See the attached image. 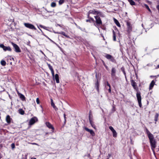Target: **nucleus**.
<instances>
[{
  "label": "nucleus",
  "instance_id": "f257e3e1",
  "mask_svg": "<svg viewBox=\"0 0 159 159\" xmlns=\"http://www.w3.org/2000/svg\"><path fill=\"white\" fill-rule=\"evenodd\" d=\"M131 85L133 88L135 89L137 93H136V97L139 103V106L140 107H142V104L141 103V93L140 92H139V89L136 83L133 80H130Z\"/></svg>",
  "mask_w": 159,
  "mask_h": 159
},
{
  "label": "nucleus",
  "instance_id": "f03ea898",
  "mask_svg": "<svg viewBox=\"0 0 159 159\" xmlns=\"http://www.w3.org/2000/svg\"><path fill=\"white\" fill-rule=\"evenodd\" d=\"M145 129L146 133L150 141L151 149L153 152H154L155 148L156 147L157 142L156 140L154 139L153 135L150 132L146 127H145Z\"/></svg>",
  "mask_w": 159,
  "mask_h": 159
},
{
  "label": "nucleus",
  "instance_id": "7ed1b4c3",
  "mask_svg": "<svg viewBox=\"0 0 159 159\" xmlns=\"http://www.w3.org/2000/svg\"><path fill=\"white\" fill-rule=\"evenodd\" d=\"M95 20V22L96 23V25H95L96 26H99L102 25V22L101 20L100 16H94Z\"/></svg>",
  "mask_w": 159,
  "mask_h": 159
},
{
  "label": "nucleus",
  "instance_id": "20e7f679",
  "mask_svg": "<svg viewBox=\"0 0 159 159\" xmlns=\"http://www.w3.org/2000/svg\"><path fill=\"white\" fill-rule=\"evenodd\" d=\"M105 55L104 56L107 59L113 63H116V60L112 56L107 53H105Z\"/></svg>",
  "mask_w": 159,
  "mask_h": 159
},
{
  "label": "nucleus",
  "instance_id": "39448f33",
  "mask_svg": "<svg viewBox=\"0 0 159 159\" xmlns=\"http://www.w3.org/2000/svg\"><path fill=\"white\" fill-rule=\"evenodd\" d=\"M38 119L36 117H34L32 118L29 121V125H34L35 123L38 121Z\"/></svg>",
  "mask_w": 159,
  "mask_h": 159
},
{
  "label": "nucleus",
  "instance_id": "423d86ee",
  "mask_svg": "<svg viewBox=\"0 0 159 159\" xmlns=\"http://www.w3.org/2000/svg\"><path fill=\"white\" fill-rule=\"evenodd\" d=\"M0 48H2L5 51H8L11 52L12 51L11 48L9 46H5L4 44H0Z\"/></svg>",
  "mask_w": 159,
  "mask_h": 159
},
{
  "label": "nucleus",
  "instance_id": "0eeeda50",
  "mask_svg": "<svg viewBox=\"0 0 159 159\" xmlns=\"http://www.w3.org/2000/svg\"><path fill=\"white\" fill-rule=\"evenodd\" d=\"M12 45L15 49V51L16 52H21V50L19 47L16 44L13 43H11Z\"/></svg>",
  "mask_w": 159,
  "mask_h": 159
},
{
  "label": "nucleus",
  "instance_id": "6e6552de",
  "mask_svg": "<svg viewBox=\"0 0 159 159\" xmlns=\"http://www.w3.org/2000/svg\"><path fill=\"white\" fill-rule=\"evenodd\" d=\"M95 77L97 79V81L95 83V87L97 90L98 92H99V85H100V81L98 80V79L97 75L96 74L95 75Z\"/></svg>",
  "mask_w": 159,
  "mask_h": 159
},
{
  "label": "nucleus",
  "instance_id": "1a4fd4ad",
  "mask_svg": "<svg viewBox=\"0 0 159 159\" xmlns=\"http://www.w3.org/2000/svg\"><path fill=\"white\" fill-rule=\"evenodd\" d=\"M24 25L27 28L32 30H35L36 28L33 25L29 23H24Z\"/></svg>",
  "mask_w": 159,
  "mask_h": 159
},
{
  "label": "nucleus",
  "instance_id": "9d476101",
  "mask_svg": "<svg viewBox=\"0 0 159 159\" xmlns=\"http://www.w3.org/2000/svg\"><path fill=\"white\" fill-rule=\"evenodd\" d=\"M127 28V32L128 33H130L132 31V26L131 25L130 22L129 21L127 22L126 24Z\"/></svg>",
  "mask_w": 159,
  "mask_h": 159
},
{
  "label": "nucleus",
  "instance_id": "9b49d317",
  "mask_svg": "<svg viewBox=\"0 0 159 159\" xmlns=\"http://www.w3.org/2000/svg\"><path fill=\"white\" fill-rule=\"evenodd\" d=\"M45 124L46 126L49 128V129H51V132L53 133L54 132V128L53 126V125L49 122H46L45 123Z\"/></svg>",
  "mask_w": 159,
  "mask_h": 159
},
{
  "label": "nucleus",
  "instance_id": "f8f14e48",
  "mask_svg": "<svg viewBox=\"0 0 159 159\" xmlns=\"http://www.w3.org/2000/svg\"><path fill=\"white\" fill-rule=\"evenodd\" d=\"M109 128L112 132L113 137L115 138L117 136V133L113 128L112 126H110Z\"/></svg>",
  "mask_w": 159,
  "mask_h": 159
},
{
  "label": "nucleus",
  "instance_id": "ddd939ff",
  "mask_svg": "<svg viewBox=\"0 0 159 159\" xmlns=\"http://www.w3.org/2000/svg\"><path fill=\"white\" fill-rule=\"evenodd\" d=\"M116 70L115 67H112L111 70V76L112 78H114L116 76Z\"/></svg>",
  "mask_w": 159,
  "mask_h": 159
},
{
  "label": "nucleus",
  "instance_id": "4468645a",
  "mask_svg": "<svg viewBox=\"0 0 159 159\" xmlns=\"http://www.w3.org/2000/svg\"><path fill=\"white\" fill-rule=\"evenodd\" d=\"M84 129L87 131L89 132L91 135H92L93 136H95V133L93 130L90 129L86 127H85Z\"/></svg>",
  "mask_w": 159,
  "mask_h": 159
},
{
  "label": "nucleus",
  "instance_id": "2eb2a0df",
  "mask_svg": "<svg viewBox=\"0 0 159 159\" xmlns=\"http://www.w3.org/2000/svg\"><path fill=\"white\" fill-rule=\"evenodd\" d=\"M84 129L87 131L89 132L91 135H92L93 136H95V133L93 130L90 129L86 127H85Z\"/></svg>",
  "mask_w": 159,
  "mask_h": 159
},
{
  "label": "nucleus",
  "instance_id": "dca6fc26",
  "mask_svg": "<svg viewBox=\"0 0 159 159\" xmlns=\"http://www.w3.org/2000/svg\"><path fill=\"white\" fill-rule=\"evenodd\" d=\"M155 82L154 80H152L151 81V82L150 83V85H149V90L152 89L153 88L154 86V85L155 84Z\"/></svg>",
  "mask_w": 159,
  "mask_h": 159
},
{
  "label": "nucleus",
  "instance_id": "f3484780",
  "mask_svg": "<svg viewBox=\"0 0 159 159\" xmlns=\"http://www.w3.org/2000/svg\"><path fill=\"white\" fill-rule=\"evenodd\" d=\"M11 118L9 115H7L6 117V121L7 123L9 124L11 122Z\"/></svg>",
  "mask_w": 159,
  "mask_h": 159
},
{
  "label": "nucleus",
  "instance_id": "a211bd4d",
  "mask_svg": "<svg viewBox=\"0 0 159 159\" xmlns=\"http://www.w3.org/2000/svg\"><path fill=\"white\" fill-rule=\"evenodd\" d=\"M97 11L94 9L93 10H90L89 11V12L90 14H93V15H95L96 14Z\"/></svg>",
  "mask_w": 159,
  "mask_h": 159
},
{
  "label": "nucleus",
  "instance_id": "6ab92c4d",
  "mask_svg": "<svg viewBox=\"0 0 159 159\" xmlns=\"http://www.w3.org/2000/svg\"><path fill=\"white\" fill-rule=\"evenodd\" d=\"M159 114L156 113L154 116V121H155V124H156V122L158 121V118L159 116Z\"/></svg>",
  "mask_w": 159,
  "mask_h": 159
},
{
  "label": "nucleus",
  "instance_id": "aec40b11",
  "mask_svg": "<svg viewBox=\"0 0 159 159\" xmlns=\"http://www.w3.org/2000/svg\"><path fill=\"white\" fill-rule=\"evenodd\" d=\"M41 12V14L43 16H45V13H46L47 12H49V11H47L46 9H43V10H42Z\"/></svg>",
  "mask_w": 159,
  "mask_h": 159
},
{
  "label": "nucleus",
  "instance_id": "412c9836",
  "mask_svg": "<svg viewBox=\"0 0 159 159\" xmlns=\"http://www.w3.org/2000/svg\"><path fill=\"white\" fill-rule=\"evenodd\" d=\"M97 15L98 16H101L102 17H103L104 16L102 12L99 11H97L96 13Z\"/></svg>",
  "mask_w": 159,
  "mask_h": 159
},
{
  "label": "nucleus",
  "instance_id": "4be33fe9",
  "mask_svg": "<svg viewBox=\"0 0 159 159\" xmlns=\"http://www.w3.org/2000/svg\"><path fill=\"white\" fill-rule=\"evenodd\" d=\"M55 79L56 81V82L57 83H59V80L58 75L57 74H56L55 75Z\"/></svg>",
  "mask_w": 159,
  "mask_h": 159
},
{
  "label": "nucleus",
  "instance_id": "5701e85b",
  "mask_svg": "<svg viewBox=\"0 0 159 159\" xmlns=\"http://www.w3.org/2000/svg\"><path fill=\"white\" fill-rule=\"evenodd\" d=\"M51 105L52 107H53V108H54L55 110H57V108L55 106L54 103H53V101L52 99H51Z\"/></svg>",
  "mask_w": 159,
  "mask_h": 159
},
{
  "label": "nucleus",
  "instance_id": "b1692460",
  "mask_svg": "<svg viewBox=\"0 0 159 159\" xmlns=\"http://www.w3.org/2000/svg\"><path fill=\"white\" fill-rule=\"evenodd\" d=\"M90 14L89 13V12H88L87 15V18H88L90 19V20H91L93 22H95V20H94L93 18L90 16Z\"/></svg>",
  "mask_w": 159,
  "mask_h": 159
},
{
  "label": "nucleus",
  "instance_id": "393cba45",
  "mask_svg": "<svg viewBox=\"0 0 159 159\" xmlns=\"http://www.w3.org/2000/svg\"><path fill=\"white\" fill-rule=\"evenodd\" d=\"M114 21L116 25L117 26L119 27H120V23L118 21V20L115 18H114Z\"/></svg>",
  "mask_w": 159,
  "mask_h": 159
},
{
  "label": "nucleus",
  "instance_id": "a878e982",
  "mask_svg": "<svg viewBox=\"0 0 159 159\" xmlns=\"http://www.w3.org/2000/svg\"><path fill=\"white\" fill-rule=\"evenodd\" d=\"M112 33H113V39L114 41H116V33L114 30H112Z\"/></svg>",
  "mask_w": 159,
  "mask_h": 159
},
{
  "label": "nucleus",
  "instance_id": "bb28decb",
  "mask_svg": "<svg viewBox=\"0 0 159 159\" xmlns=\"http://www.w3.org/2000/svg\"><path fill=\"white\" fill-rule=\"evenodd\" d=\"M93 115L91 113V111H90L89 113V121H90V120H93Z\"/></svg>",
  "mask_w": 159,
  "mask_h": 159
},
{
  "label": "nucleus",
  "instance_id": "cd10ccee",
  "mask_svg": "<svg viewBox=\"0 0 159 159\" xmlns=\"http://www.w3.org/2000/svg\"><path fill=\"white\" fill-rule=\"evenodd\" d=\"M18 111V112L21 115H23L25 114V111L21 108L19 109Z\"/></svg>",
  "mask_w": 159,
  "mask_h": 159
},
{
  "label": "nucleus",
  "instance_id": "c85d7f7f",
  "mask_svg": "<svg viewBox=\"0 0 159 159\" xmlns=\"http://www.w3.org/2000/svg\"><path fill=\"white\" fill-rule=\"evenodd\" d=\"M18 95L19 96L20 98L22 100H25V97L24 96L23 94H21L20 93H19L18 94Z\"/></svg>",
  "mask_w": 159,
  "mask_h": 159
},
{
  "label": "nucleus",
  "instance_id": "c756f323",
  "mask_svg": "<svg viewBox=\"0 0 159 159\" xmlns=\"http://www.w3.org/2000/svg\"><path fill=\"white\" fill-rule=\"evenodd\" d=\"M89 122L92 126L94 129H96V126L94 124V123L93 122V120H90Z\"/></svg>",
  "mask_w": 159,
  "mask_h": 159
},
{
  "label": "nucleus",
  "instance_id": "7c9ffc66",
  "mask_svg": "<svg viewBox=\"0 0 159 159\" xmlns=\"http://www.w3.org/2000/svg\"><path fill=\"white\" fill-rule=\"evenodd\" d=\"M130 4L132 6L135 5V2L133 0H128Z\"/></svg>",
  "mask_w": 159,
  "mask_h": 159
},
{
  "label": "nucleus",
  "instance_id": "2f4dec72",
  "mask_svg": "<svg viewBox=\"0 0 159 159\" xmlns=\"http://www.w3.org/2000/svg\"><path fill=\"white\" fill-rule=\"evenodd\" d=\"M59 34L63 35H64V36H65V37H66L67 38H69V36L67 35L64 32H61L59 33Z\"/></svg>",
  "mask_w": 159,
  "mask_h": 159
},
{
  "label": "nucleus",
  "instance_id": "473e14b6",
  "mask_svg": "<svg viewBox=\"0 0 159 159\" xmlns=\"http://www.w3.org/2000/svg\"><path fill=\"white\" fill-rule=\"evenodd\" d=\"M56 4L55 2H52L51 4V6L52 7H56Z\"/></svg>",
  "mask_w": 159,
  "mask_h": 159
},
{
  "label": "nucleus",
  "instance_id": "72a5a7b5",
  "mask_svg": "<svg viewBox=\"0 0 159 159\" xmlns=\"http://www.w3.org/2000/svg\"><path fill=\"white\" fill-rule=\"evenodd\" d=\"M1 64L2 66H4L6 65V62L5 61L2 60L1 61Z\"/></svg>",
  "mask_w": 159,
  "mask_h": 159
},
{
  "label": "nucleus",
  "instance_id": "f704fd0d",
  "mask_svg": "<svg viewBox=\"0 0 159 159\" xmlns=\"http://www.w3.org/2000/svg\"><path fill=\"white\" fill-rule=\"evenodd\" d=\"M65 0H60L59 1V4L61 5L63 4L65 2Z\"/></svg>",
  "mask_w": 159,
  "mask_h": 159
},
{
  "label": "nucleus",
  "instance_id": "c9c22d12",
  "mask_svg": "<svg viewBox=\"0 0 159 159\" xmlns=\"http://www.w3.org/2000/svg\"><path fill=\"white\" fill-rule=\"evenodd\" d=\"M144 6L145 7L148 9V10L150 12H151V10H150V9L149 8V7H148V5L146 4H144Z\"/></svg>",
  "mask_w": 159,
  "mask_h": 159
},
{
  "label": "nucleus",
  "instance_id": "e433bc0d",
  "mask_svg": "<svg viewBox=\"0 0 159 159\" xmlns=\"http://www.w3.org/2000/svg\"><path fill=\"white\" fill-rule=\"evenodd\" d=\"M121 70L123 72L124 75L125 76H126V73L125 71L124 68V67H122L121 68Z\"/></svg>",
  "mask_w": 159,
  "mask_h": 159
},
{
  "label": "nucleus",
  "instance_id": "4c0bfd02",
  "mask_svg": "<svg viewBox=\"0 0 159 159\" xmlns=\"http://www.w3.org/2000/svg\"><path fill=\"white\" fill-rule=\"evenodd\" d=\"M48 65L49 69L51 71L53 70L52 66L50 64H48Z\"/></svg>",
  "mask_w": 159,
  "mask_h": 159
},
{
  "label": "nucleus",
  "instance_id": "58836bf2",
  "mask_svg": "<svg viewBox=\"0 0 159 159\" xmlns=\"http://www.w3.org/2000/svg\"><path fill=\"white\" fill-rule=\"evenodd\" d=\"M11 146L12 149H14L15 148V145L14 143H12L11 144Z\"/></svg>",
  "mask_w": 159,
  "mask_h": 159
},
{
  "label": "nucleus",
  "instance_id": "ea45409f",
  "mask_svg": "<svg viewBox=\"0 0 159 159\" xmlns=\"http://www.w3.org/2000/svg\"><path fill=\"white\" fill-rule=\"evenodd\" d=\"M106 85L107 86H108L109 88L111 87L110 84H109V83H108V81L106 82Z\"/></svg>",
  "mask_w": 159,
  "mask_h": 159
},
{
  "label": "nucleus",
  "instance_id": "a19ab883",
  "mask_svg": "<svg viewBox=\"0 0 159 159\" xmlns=\"http://www.w3.org/2000/svg\"><path fill=\"white\" fill-rule=\"evenodd\" d=\"M51 71L52 76L54 77V73L53 70H51Z\"/></svg>",
  "mask_w": 159,
  "mask_h": 159
},
{
  "label": "nucleus",
  "instance_id": "79ce46f5",
  "mask_svg": "<svg viewBox=\"0 0 159 159\" xmlns=\"http://www.w3.org/2000/svg\"><path fill=\"white\" fill-rule=\"evenodd\" d=\"M64 120H64V123H65L66 122V115L65 113H64Z\"/></svg>",
  "mask_w": 159,
  "mask_h": 159
},
{
  "label": "nucleus",
  "instance_id": "37998d69",
  "mask_svg": "<svg viewBox=\"0 0 159 159\" xmlns=\"http://www.w3.org/2000/svg\"><path fill=\"white\" fill-rule=\"evenodd\" d=\"M36 102H37V103L39 104V103H40V101L39 100V98H37V99H36Z\"/></svg>",
  "mask_w": 159,
  "mask_h": 159
},
{
  "label": "nucleus",
  "instance_id": "c03bdc74",
  "mask_svg": "<svg viewBox=\"0 0 159 159\" xmlns=\"http://www.w3.org/2000/svg\"><path fill=\"white\" fill-rule=\"evenodd\" d=\"M40 28H43L44 29H46V30L47 29V27H46L45 26H44L41 25H40Z\"/></svg>",
  "mask_w": 159,
  "mask_h": 159
},
{
  "label": "nucleus",
  "instance_id": "a18cd8bd",
  "mask_svg": "<svg viewBox=\"0 0 159 159\" xmlns=\"http://www.w3.org/2000/svg\"><path fill=\"white\" fill-rule=\"evenodd\" d=\"M91 20H90V19H89L86 20V22H89L90 23L91 22Z\"/></svg>",
  "mask_w": 159,
  "mask_h": 159
},
{
  "label": "nucleus",
  "instance_id": "49530a36",
  "mask_svg": "<svg viewBox=\"0 0 159 159\" xmlns=\"http://www.w3.org/2000/svg\"><path fill=\"white\" fill-rule=\"evenodd\" d=\"M108 92L110 93H111V87L109 88V89H108Z\"/></svg>",
  "mask_w": 159,
  "mask_h": 159
},
{
  "label": "nucleus",
  "instance_id": "de8ad7c7",
  "mask_svg": "<svg viewBox=\"0 0 159 159\" xmlns=\"http://www.w3.org/2000/svg\"><path fill=\"white\" fill-rule=\"evenodd\" d=\"M111 156V154L109 153L108 154L107 156V158H110Z\"/></svg>",
  "mask_w": 159,
  "mask_h": 159
},
{
  "label": "nucleus",
  "instance_id": "09e8293b",
  "mask_svg": "<svg viewBox=\"0 0 159 159\" xmlns=\"http://www.w3.org/2000/svg\"><path fill=\"white\" fill-rule=\"evenodd\" d=\"M157 9L158 10V12L159 13V5H157L156 7Z\"/></svg>",
  "mask_w": 159,
  "mask_h": 159
},
{
  "label": "nucleus",
  "instance_id": "8fccbe9b",
  "mask_svg": "<svg viewBox=\"0 0 159 159\" xmlns=\"http://www.w3.org/2000/svg\"><path fill=\"white\" fill-rule=\"evenodd\" d=\"M40 107H41L42 108V112L44 114H45V112H43V108L42 107V106H40Z\"/></svg>",
  "mask_w": 159,
  "mask_h": 159
},
{
  "label": "nucleus",
  "instance_id": "3c124183",
  "mask_svg": "<svg viewBox=\"0 0 159 159\" xmlns=\"http://www.w3.org/2000/svg\"><path fill=\"white\" fill-rule=\"evenodd\" d=\"M159 68V64L157 65V66L156 67V69H158Z\"/></svg>",
  "mask_w": 159,
  "mask_h": 159
},
{
  "label": "nucleus",
  "instance_id": "603ef678",
  "mask_svg": "<svg viewBox=\"0 0 159 159\" xmlns=\"http://www.w3.org/2000/svg\"><path fill=\"white\" fill-rule=\"evenodd\" d=\"M2 157V156L1 154H0V159Z\"/></svg>",
  "mask_w": 159,
  "mask_h": 159
},
{
  "label": "nucleus",
  "instance_id": "864d4df0",
  "mask_svg": "<svg viewBox=\"0 0 159 159\" xmlns=\"http://www.w3.org/2000/svg\"><path fill=\"white\" fill-rule=\"evenodd\" d=\"M88 157H90V154H88Z\"/></svg>",
  "mask_w": 159,
  "mask_h": 159
},
{
  "label": "nucleus",
  "instance_id": "5fc2aeb1",
  "mask_svg": "<svg viewBox=\"0 0 159 159\" xmlns=\"http://www.w3.org/2000/svg\"><path fill=\"white\" fill-rule=\"evenodd\" d=\"M40 52H41L44 55L43 52L42 51L40 50Z\"/></svg>",
  "mask_w": 159,
  "mask_h": 159
},
{
  "label": "nucleus",
  "instance_id": "6e6d98bb",
  "mask_svg": "<svg viewBox=\"0 0 159 159\" xmlns=\"http://www.w3.org/2000/svg\"><path fill=\"white\" fill-rule=\"evenodd\" d=\"M103 65H104L105 66H106V65L105 64V63H104V62L103 61Z\"/></svg>",
  "mask_w": 159,
  "mask_h": 159
},
{
  "label": "nucleus",
  "instance_id": "4d7b16f0",
  "mask_svg": "<svg viewBox=\"0 0 159 159\" xmlns=\"http://www.w3.org/2000/svg\"><path fill=\"white\" fill-rule=\"evenodd\" d=\"M105 67H106V69H107V70L108 67H107V66H105Z\"/></svg>",
  "mask_w": 159,
  "mask_h": 159
},
{
  "label": "nucleus",
  "instance_id": "13d9d810",
  "mask_svg": "<svg viewBox=\"0 0 159 159\" xmlns=\"http://www.w3.org/2000/svg\"><path fill=\"white\" fill-rule=\"evenodd\" d=\"M31 159H32L31 158ZM33 159H36L35 158H33Z\"/></svg>",
  "mask_w": 159,
  "mask_h": 159
},
{
  "label": "nucleus",
  "instance_id": "bf43d9fd",
  "mask_svg": "<svg viewBox=\"0 0 159 159\" xmlns=\"http://www.w3.org/2000/svg\"><path fill=\"white\" fill-rule=\"evenodd\" d=\"M48 134V133H47V132L46 133V134Z\"/></svg>",
  "mask_w": 159,
  "mask_h": 159
},
{
  "label": "nucleus",
  "instance_id": "052dcab7",
  "mask_svg": "<svg viewBox=\"0 0 159 159\" xmlns=\"http://www.w3.org/2000/svg\"><path fill=\"white\" fill-rule=\"evenodd\" d=\"M107 159H109V158H107Z\"/></svg>",
  "mask_w": 159,
  "mask_h": 159
},
{
  "label": "nucleus",
  "instance_id": "680f3d73",
  "mask_svg": "<svg viewBox=\"0 0 159 159\" xmlns=\"http://www.w3.org/2000/svg\"><path fill=\"white\" fill-rule=\"evenodd\" d=\"M38 28H39V29H40V28H39V26H38Z\"/></svg>",
  "mask_w": 159,
  "mask_h": 159
}]
</instances>
